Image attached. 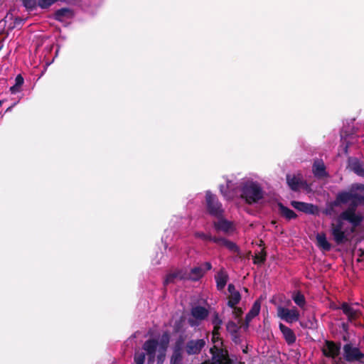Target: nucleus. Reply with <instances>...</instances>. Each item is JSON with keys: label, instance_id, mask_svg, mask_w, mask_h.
Masks as SVG:
<instances>
[{"label": "nucleus", "instance_id": "nucleus-1", "mask_svg": "<svg viewBox=\"0 0 364 364\" xmlns=\"http://www.w3.org/2000/svg\"><path fill=\"white\" fill-rule=\"evenodd\" d=\"M170 341L168 333L161 336L150 338L142 345L141 350L135 352L134 364H163L166 356Z\"/></svg>", "mask_w": 364, "mask_h": 364}, {"label": "nucleus", "instance_id": "nucleus-2", "mask_svg": "<svg viewBox=\"0 0 364 364\" xmlns=\"http://www.w3.org/2000/svg\"><path fill=\"white\" fill-rule=\"evenodd\" d=\"M347 220L353 226L357 225L361 221V217L356 215L353 210L343 212L338 218L337 225H332V235L337 243H341L346 238V231L343 230V222Z\"/></svg>", "mask_w": 364, "mask_h": 364}, {"label": "nucleus", "instance_id": "nucleus-3", "mask_svg": "<svg viewBox=\"0 0 364 364\" xmlns=\"http://www.w3.org/2000/svg\"><path fill=\"white\" fill-rule=\"evenodd\" d=\"M337 203H349L351 205L364 204V185L353 186L349 192L338 195Z\"/></svg>", "mask_w": 364, "mask_h": 364}, {"label": "nucleus", "instance_id": "nucleus-4", "mask_svg": "<svg viewBox=\"0 0 364 364\" xmlns=\"http://www.w3.org/2000/svg\"><path fill=\"white\" fill-rule=\"evenodd\" d=\"M263 196L260 186L252 181H246L242 183L241 197L250 204L256 203Z\"/></svg>", "mask_w": 364, "mask_h": 364}, {"label": "nucleus", "instance_id": "nucleus-5", "mask_svg": "<svg viewBox=\"0 0 364 364\" xmlns=\"http://www.w3.org/2000/svg\"><path fill=\"white\" fill-rule=\"evenodd\" d=\"M210 269L211 264L210 262H205L203 264V267L193 268L189 272L188 275L182 274L180 272L168 274L166 277L164 283L166 284H168L173 282L174 279L176 278H179L181 279H191L196 281L203 277L205 271L209 270Z\"/></svg>", "mask_w": 364, "mask_h": 364}, {"label": "nucleus", "instance_id": "nucleus-6", "mask_svg": "<svg viewBox=\"0 0 364 364\" xmlns=\"http://www.w3.org/2000/svg\"><path fill=\"white\" fill-rule=\"evenodd\" d=\"M208 310L203 306H196L191 309L188 322L192 327L198 326L208 316Z\"/></svg>", "mask_w": 364, "mask_h": 364}, {"label": "nucleus", "instance_id": "nucleus-7", "mask_svg": "<svg viewBox=\"0 0 364 364\" xmlns=\"http://www.w3.org/2000/svg\"><path fill=\"white\" fill-rule=\"evenodd\" d=\"M277 315L280 319L288 323L296 322L300 318V313L295 307L288 309L282 306H278L277 307Z\"/></svg>", "mask_w": 364, "mask_h": 364}, {"label": "nucleus", "instance_id": "nucleus-8", "mask_svg": "<svg viewBox=\"0 0 364 364\" xmlns=\"http://www.w3.org/2000/svg\"><path fill=\"white\" fill-rule=\"evenodd\" d=\"M211 340L213 343V347L210 348L213 358L214 356H219V359L225 358V355H227L228 352L223 348V342L220 337L218 331H213Z\"/></svg>", "mask_w": 364, "mask_h": 364}, {"label": "nucleus", "instance_id": "nucleus-9", "mask_svg": "<svg viewBox=\"0 0 364 364\" xmlns=\"http://www.w3.org/2000/svg\"><path fill=\"white\" fill-rule=\"evenodd\" d=\"M207 208L210 214L215 216H220L223 213L221 204L218 202L216 197L210 191L206 192L205 196Z\"/></svg>", "mask_w": 364, "mask_h": 364}, {"label": "nucleus", "instance_id": "nucleus-10", "mask_svg": "<svg viewBox=\"0 0 364 364\" xmlns=\"http://www.w3.org/2000/svg\"><path fill=\"white\" fill-rule=\"evenodd\" d=\"M343 355L345 359L348 361L356 360L363 356L359 349L351 344H346L344 346Z\"/></svg>", "mask_w": 364, "mask_h": 364}, {"label": "nucleus", "instance_id": "nucleus-11", "mask_svg": "<svg viewBox=\"0 0 364 364\" xmlns=\"http://www.w3.org/2000/svg\"><path fill=\"white\" fill-rule=\"evenodd\" d=\"M339 347H338L334 343L331 341H326L323 346L322 351L323 354L332 359H336L339 354Z\"/></svg>", "mask_w": 364, "mask_h": 364}, {"label": "nucleus", "instance_id": "nucleus-12", "mask_svg": "<svg viewBox=\"0 0 364 364\" xmlns=\"http://www.w3.org/2000/svg\"><path fill=\"white\" fill-rule=\"evenodd\" d=\"M215 227L217 230L222 231L226 234H232L235 230L234 224L223 218H221L215 223Z\"/></svg>", "mask_w": 364, "mask_h": 364}, {"label": "nucleus", "instance_id": "nucleus-13", "mask_svg": "<svg viewBox=\"0 0 364 364\" xmlns=\"http://www.w3.org/2000/svg\"><path fill=\"white\" fill-rule=\"evenodd\" d=\"M205 346V341L203 339L191 341L187 343L186 351L188 354L198 353Z\"/></svg>", "mask_w": 364, "mask_h": 364}, {"label": "nucleus", "instance_id": "nucleus-14", "mask_svg": "<svg viewBox=\"0 0 364 364\" xmlns=\"http://www.w3.org/2000/svg\"><path fill=\"white\" fill-rule=\"evenodd\" d=\"M291 204L296 210L306 213L314 214L317 210V208L316 206L303 202L291 201Z\"/></svg>", "mask_w": 364, "mask_h": 364}, {"label": "nucleus", "instance_id": "nucleus-15", "mask_svg": "<svg viewBox=\"0 0 364 364\" xmlns=\"http://www.w3.org/2000/svg\"><path fill=\"white\" fill-rule=\"evenodd\" d=\"M279 329L281 332L282 333V335L286 341V342L289 344H293L296 341V336L294 333V331L289 328V327L286 326L283 323H280L279 325Z\"/></svg>", "mask_w": 364, "mask_h": 364}, {"label": "nucleus", "instance_id": "nucleus-16", "mask_svg": "<svg viewBox=\"0 0 364 364\" xmlns=\"http://www.w3.org/2000/svg\"><path fill=\"white\" fill-rule=\"evenodd\" d=\"M196 236L205 240H209L213 241L214 242L224 245L230 250H234L236 247L235 244H233L232 242H228L224 239H217L215 237H211L210 236H208L203 232H197L196 233Z\"/></svg>", "mask_w": 364, "mask_h": 364}, {"label": "nucleus", "instance_id": "nucleus-17", "mask_svg": "<svg viewBox=\"0 0 364 364\" xmlns=\"http://www.w3.org/2000/svg\"><path fill=\"white\" fill-rule=\"evenodd\" d=\"M228 291L230 294L228 305L230 307H234L236 304L239 303L240 301V294L239 291H237L233 284L228 285Z\"/></svg>", "mask_w": 364, "mask_h": 364}, {"label": "nucleus", "instance_id": "nucleus-18", "mask_svg": "<svg viewBox=\"0 0 364 364\" xmlns=\"http://www.w3.org/2000/svg\"><path fill=\"white\" fill-rule=\"evenodd\" d=\"M287 181L289 186L294 191L298 190L302 184V178L300 174L287 175Z\"/></svg>", "mask_w": 364, "mask_h": 364}, {"label": "nucleus", "instance_id": "nucleus-19", "mask_svg": "<svg viewBox=\"0 0 364 364\" xmlns=\"http://www.w3.org/2000/svg\"><path fill=\"white\" fill-rule=\"evenodd\" d=\"M313 173L316 177H323L326 176L325 166L321 160L315 161L313 166Z\"/></svg>", "mask_w": 364, "mask_h": 364}, {"label": "nucleus", "instance_id": "nucleus-20", "mask_svg": "<svg viewBox=\"0 0 364 364\" xmlns=\"http://www.w3.org/2000/svg\"><path fill=\"white\" fill-rule=\"evenodd\" d=\"M73 13L69 9H61L56 11L55 14V19L59 21H65L66 19L70 18Z\"/></svg>", "mask_w": 364, "mask_h": 364}, {"label": "nucleus", "instance_id": "nucleus-21", "mask_svg": "<svg viewBox=\"0 0 364 364\" xmlns=\"http://www.w3.org/2000/svg\"><path fill=\"white\" fill-rule=\"evenodd\" d=\"M261 308V304L259 301H256L253 304L251 309L248 312V314L246 316V321L248 323L250 322L253 318L257 316L259 311Z\"/></svg>", "mask_w": 364, "mask_h": 364}, {"label": "nucleus", "instance_id": "nucleus-22", "mask_svg": "<svg viewBox=\"0 0 364 364\" xmlns=\"http://www.w3.org/2000/svg\"><path fill=\"white\" fill-rule=\"evenodd\" d=\"M341 309L343 313L348 316L349 318H354L358 316V311L353 306L348 305L346 303H343L341 306Z\"/></svg>", "mask_w": 364, "mask_h": 364}, {"label": "nucleus", "instance_id": "nucleus-23", "mask_svg": "<svg viewBox=\"0 0 364 364\" xmlns=\"http://www.w3.org/2000/svg\"><path fill=\"white\" fill-rule=\"evenodd\" d=\"M316 241L318 246L323 250H329L331 249V245L328 242L325 234H318L316 235Z\"/></svg>", "mask_w": 364, "mask_h": 364}, {"label": "nucleus", "instance_id": "nucleus-24", "mask_svg": "<svg viewBox=\"0 0 364 364\" xmlns=\"http://www.w3.org/2000/svg\"><path fill=\"white\" fill-rule=\"evenodd\" d=\"M291 298L294 303L300 308H304L306 304L304 296L299 291H295L292 294Z\"/></svg>", "mask_w": 364, "mask_h": 364}, {"label": "nucleus", "instance_id": "nucleus-25", "mask_svg": "<svg viewBox=\"0 0 364 364\" xmlns=\"http://www.w3.org/2000/svg\"><path fill=\"white\" fill-rule=\"evenodd\" d=\"M217 287L219 289H222L225 287L228 277L224 272H220L217 274L216 277Z\"/></svg>", "mask_w": 364, "mask_h": 364}, {"label": "nucleus", "instance_id": "nucleus-26", "mask_svg": "<svg viewBox=\"0 0 364 364\" xmlns=\"http://www.w3.org/2000/svg\"><path fill=\"white\" fill-rule=\"evenodd\" d=\"M279 210L282 215L289 220L296 218V214L293 210L282 205H279Z\"/></svg>", "mask_w": 364, "mask_h": 364}, {"label": "nucleus", "instance_id": "nucleus-27", "mask_svg": "<svg viewBox=\"0 0 364 364\" xmlns=\"http://www.w3.org/2000/svg\"><path fill=\"white\" fill-rule=\"evenodd\" d=\"M351 169L358 176H364V168L361 166V164L355 161L350 164Z\"/></svg>", "mask_w": 364, "mask_h": 364}, {"label": "nucleus", "instance_id": "nucleus-28", "mask_svg": "<svg viewBox=\"0 0 364 364\" xmlns=\"http://www.w3.org/2000/svg\"><path fill=\"white\" fill-rule=\"evenodd\" d=\"M212 363L205 362L203 364H232L231 360L229 359L228 355H225V358L224 359H219V356H214L213 358H212Z\"/></svg>", "mask_w": 364, "mask_h": 364}, {"label": "nucleus", "instance_id": "nucleus-29", "mask_svg": "<svg viewBox=\"0 0 364 364\" xmlns=\"http://www.w3.org/2000/svg\"><path fill=\"white\" fill-rule=\"evenodd\" d=\"M58 0H38L37 6L42 9H47L53 4H54Z\"/></svg>", "mask_w": 364, "mask_h": 364}, {"label": "nucleus", "instance_id": "nucleus-30", "mask_svg": "<svg viewBox=\"0 0 364 364\" xmlns=\"http://www.w3.org/2000/svg\"><path fill=\"white\" fill-rule=\"evenodd\" d=\"M38 0H23L24 6L28 9H33L37 7Z\"/></svg>", "mask_w": 364, "mask_h": 364}, {"label": "nucleus", "instance_id": "nucleus-31", "mask_svg": "<svg viewBox=\"0 0 364 364\" xmlns=\"http://www.w3.org/2000/svg\"><path fill=\"white\" fill-rule=\"evenodd\" d=\"M213 330L218 331L222 324V320L218 317V314H215L213 320Z\"/></svg>", "mask_w": 364, "mask_h": 364}, {"label": "nucleus", "instance_id": "nucleus-32", "mask_svg": "<svg viewBox=\"0 0 364 364\" xmlns=\"http://www.w3.org/2000/svg\"><path fill=\"white\" fill-rule=\"evenodd\" d=\"M237 329H238V327H237V325L235 323H234L232 321H230V322L228 323V324H227V330L229 332H230L232 333H235L237 332Z\"/></svg>", "mask_w": 364, "mask_h": 364}, {"label": "nucleus", "instance_id": "nucleus-33", "mask_svg": "<svg viewBox=\"0 0 364 364\" xmlns=\"http://www.w3.org/2000/svg\"><path fill=\"white\" fill-rule=\"evenodd\" d=\"M220 191L222 193V194L224 196V197L227 199V200H231L233 198L234 196H235V191H229V192H226L223 190V186H220Z\"/></svg>", "mask_w": 364, "mask_h": 364}, {"label": "nucleus", "instance_id": "nucleus-34", "mask_svg": "<svg viewBox=\"0 0 364 364\" xmlns=\"http://www.w3.org/2000/svg\"><path fill=\"white\" fill-rule=\"evenodd\" d=\"M265 259V255L262 252L259 253V255H257L254 258V262L255 264H260L262 263Z\"/></svg>", "mask_w": 364, "mask_h": 364}, {"label": "nucleus", "instance_id": "nucleus-35", "mask_svg": "<svg viewBox=\"0 0 364 364\" xmlns=\"http://www.w3.org/2000/svg\"><path fill=\"white\" fill-rule=\"evenodd\" d=\"M181 360V355L178 352H175L171 358V364H178Z\"/></svg>", "mask_w": 364, "mask_h": 364}, {"label": "nucleus", "instance_id": "nucleus-36", "mask_svg": "<svg viewBox=\"0 0 364 364\" xmlns=\"http://www.w3.org/2000/svg\"><path fill=\"white\" fill-rule=\"evenodd\" d=\"M23 84V78L21 75H18L15 79V85L21 87Z\"/></svg>", "mask_w": 364, "mask_h": 364}, {"label": "nucleus", "instance_id": "nucleus-37", "mask_svg": "<svg viewBox=\"0 0 364 364\" xmlns=\"http://www.w3.org/2000/svg\"><path fill=\"white\" fill-rule=\"evenodd\" d=\"M232 308H233L232 314H234V316L236 318L240 317V316L242 314V311L241 310V309L237 308V307H235V306L234 307H232Z\"/></svg>", "mask_w": 364, "mask_h": 364}, {"label": "nucleus", "instance_id": "nucleus-38", "mask_svg": "<svg viewBox=\"0 0 364 364\" xmlns=\"http://www.w3.org/2000/svg\"><path fill=\"white\" fill-rule=\"evenodd\" d=\"M20 90H21V87L18 86H16L15 85L14 86L11 87V88H10V91L12 94H16V93L20 92Z\"/></svg>", "mask_w": 364, "mask_h": 364}, {"label": "nucleus", "instance_id": "nucleus-39", "mask_svg": "<svg viewBox=\"0 0 364 364\" xmlns=\"http://www.w3.org/2000/svg\"><path fill=\"white\" fill-rule=\"evenodd\" d=\"M227 188L228 189H231L232 188V183H231V182H228L227 183Z\"/></svg>", "mask_w": 364, "mask_h": 364}, {"label": "nucleus", "instance_id": "nucleus-40", "mask_svg": "<svg viewBox=\"0 0 364 364\" xmlns=\"http://www.w3.org/2000/svg\"><path fill=\"white\" fill-rule=\"evenodd\" d=\"M1 104H2V103H1V102L0 101V106L1 105Z\"/></svg>", "mask_w": 364, "mask_h": 364}]
</instances>
